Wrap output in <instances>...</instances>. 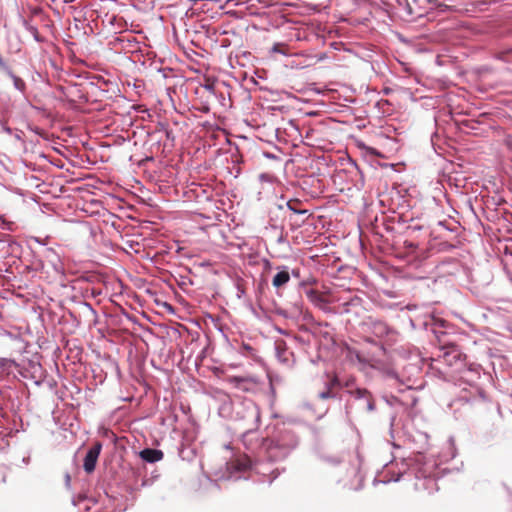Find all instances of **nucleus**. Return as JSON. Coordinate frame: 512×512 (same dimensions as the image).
Segmentation results:
<instances>
[{"instance_id":"f257e3e1","label":"nucleus","mask_w":512,"mask_h":512,"mask_svg":"<svg viewBox=\"0 0 512 512\" xmlns=\"http://www.w3.org/2000/svg\"><path fill=\"white\" fill-rule=\"evenodd\" d=\"M442 354L439 355V358H442L443 361L449 366H462L464 365L466 355H464L458 346L455 344H447L444 345L441 349Z\"/></svg>"},{"instance_id":"f03ea898","label":"nucleus","mask_w":512,"mask_h":512,"mask_svg":"<svg viewBox=\"0 0 512 512\" xmlns=\"http://www.w3.org/2000/svg\"><path fill=\"white\" fill-rule=\"evenodd\" d=\"M351 397H353L359 404V408L365 412H371L375 408V401L371 393L365 388H357L349 390Z\"/></svg>"},{"instance_id":"7ed1b4c3","label":"nucleus","mask_w":512,"mask_h":512,"mask_svg":"<svg viewBox=\"0 0 512 512\" xmlns=\"http://www.w3.org/2000/svg\"><path fill=\"white\" fill-rule=\"evenodd\" d=\"M102 449V444L100 442H95L93 446L88 450L85 458H84V470L90 474L95 470L96 463L98 457L100 455Z\"/></svg>"},{"instance_id":"20e7f679","label":"nucleus","mask_w":512,"mask_h":512,"mask_svg":"<svg viewBox=\"0 0 512 512\" xmlns=\"http://www.w3.org/2000/svg\"><path fill=\"white\" fill-rule=\"evenodd\" d=\"M370 329L373 335L378 338L391 337L395 334V331L382 320H371Z\"/></svg>"},{"instance_id":"39448f33","label":"nucleus","mask_w":512,"mask_h":512,"mask_svg":"<svg viewBox=\"0 0 512 512\" xmlns=\"http://www.w3.org/2000/svg\"><path fill=\"white\" fill-rule=\"evenodd\" d=\"M272 445H275V447L281 448L283 450H288L296 445V440L290 431H284L282 439H277L276 441L270 440L267 447L271 448Z\"/></svg>"},{"instance_id":"423d86ee","label":"nucleus","mask_w":512,"mask_h":512,"mask_svg":"<svg viewBox=\"0 0 512 512\" xmlns=\"http://www.w3.org/2000/svg\"><path fill=\"white\" fill-rule=\"evenodd\" d=\"M305 293L309 301L321 309H324L325 305L329 303L325 297V294L318 290L309 289Z\"/></svg>"},{"instance_id":"0eeeda50","label":"nucleus","mask_w":512,"mask_h":512,"mask_svg":"<svg viewBox=\"0 0 512 512\" xmlns=\"http://www.w3.org/2000/svg\"><path fill=\"white\" fill-rule=\"evenodd\" d=\"M140 457L149 463H155L163 459L164 453L158 449L146 448L140 451Z\"/></svg>"},{"instance_id":"6e6552de","label":"nucleus","mask_w":512,"mask_h":512,"mask_svg":"<svg viewBox=\"0 0 512 512\" xmlns=\"http://www.w3.org/2000/svg\"><path fill=\"white\" fill-rule=\"evenodd\" d=\"M362 306V299L358 296H352L348 300L343 301L340 305L341 313H351L354 309L360 308Z\"/></svg>"},{"instance_id":"1a4fd4ad","label":"nucleus","mask_w":512,"mask_h":512,"mask_svg":"<svg viewBox=\"0 0 512 512\" xmlns=\"http://www.w3.org/2000/svg\"><path fill=\"white\" fill-rule=\"evenodd\" d=\"M290 281V274L288 272V270L286 268H284L283 270L279 271L274 277H273V280H272V285L275 287V288H281L283 287L284 285H286L288 282Z\"/></svg>"},{"instance_id":"9d476101","label":"nucleus","mask_w":512,"mask_h":512,"mask_svg":"<svg viewBox=\"0 0 512 512\" xmlns=\"http://www.w3.org/2000/svg\"><path fill=\"white\" fill-rule=\"evenodd\" d=\"M287 207L293 213L298 215H306L308 213V210L303 208V202L296 198L290 199L287 202Z\"/></svg>"},{"instance_id":"9b49d317","label":"nucleus","mask_w":512,"mask_h":512,"mask_svg":"<svg viewBox=\"0 0 512 512\" xmlns=\"http://www.w3.org/2000/svg\"><path fill=\"white\" fill-rule=\"evenodd\" d=\"M7 75L12 79L13 81V84H14V87L21 91V92H24L25 89H26V84L25 82L18 76H16L12 70L10 71V73H7Z\"/></svg>"},{"instance_id":"f8f14e48","label":"nucleus","mask_w":512,"mask_h":512,"mask_svg":"<svg viewBox=\"0 0 512 512\" xmlns=\"http://www.w3.org/2000/svg\"><path fill=\"white\" fill-rule=\"evenodd\" d=\"M335 387H340V381L337 376H333L331 380L328 383L327 389H330L332 391Z\"/></svg>"},{"instance_id":"ddd939ff","label":"nucleus","mask_w":512,"mask_h":512,"mask_svg":"<svg viewBox=\"0 0 512 512\" xmlns=\"http://www.w3.org/2000/svg\"><path fill=\"white\" fill-rule=\"evenodd\" d=\"M332 397H334V394L332 391H330V389H327L326 391H323L320 393L321 399H328V398H332Z\"/></svg>"},{"instance_id":"4468645a","label":"nucleus","mask_w":512,"mask_h":512,"mask_svg":"<svg viewBox=\"0 0 512 512\" xmlns=\"http://www.w3.org/2000/svg\"><path fill=\"white\" fill-rule=\"evenodd\" d=\"M70 483H71V476L69 473H66L65 474V484L67 487H70Z\"/></svg>"},{"instance_id":"2eb2a0df","label":"nucleus","mask_w":512,"mask_h":512,"mask_svg":"<svg viewBox=\"0 0 512 512\" xmlns=\"http://www.w3.org/2000/svg\"><path fill=\"white\" fill-rule=\"evenodd\" d=\"M281 345H285V342H281L280 344H278V348H280Z\"/></svg>"},{"instance_id":"dca6fc26","label":"nucleus","mask_w":512,"mask_h":512,"mask_svg":"<svg viewBox=\"0 0 512 512\" xmlns=\"http://www.w3.org/2000/svg\"><path fill=\"white\" fill-rule=\"evenodd\" d=\"M256 417L259 418V412L256 410Z\"/></svg>"}]
</instances>
